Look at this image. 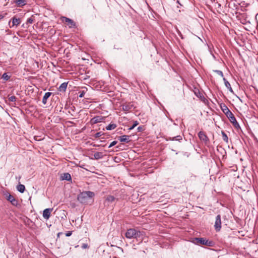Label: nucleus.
<instances>
[{
    "label": "nucleus",
    "instance_id": "obj_18",
    "mask_svg": "<svg viewBox=\"0 0 258 258\" xmlns=\"http://www.w3.org/2000/svg\"><path fill=\"white\" fill-rule=\"evenodd\" d=\"M17 189L19 192L23 193L25 190V187L23 184H20L17 185Z\"/></svg>",
    "mask_w": 258,
    "mask_h": 258
},
{
    "label": "nucleus",
    "instance_id": "obj_32",
    "mask_svg": "<svg viewBox=\"0 0 258 258\" xmlns=\"http://www.w3.org/2000/svg\"><path fill=\"white\" fill-rule=\"evenodd\" d=\"M72 234V231H68L66 234V236H67V237H69V236H70Z\"/></svg>",
    "mask_w": 258,
    "mask_h": 258
},
{
    "label": "nucleus",
    "instance_id": "obj_16",
    "mask_svg": "<svg viewBox=\"0 0 258 258\" xmlns=\"http://www.w3.org/2000/svg\"><path fill=\"white\" fill-rule=\"evenodd\" d=\"M51 94L52 93L51 92H46L45 93L42 99V103L44 104H45L47 103V99L50 97Z\"/></svg>",
    "mask_w": 258,
    "mask_h": 258
},
{
    "label": "nucleus",
    "instance_id": "obj_37",
    "mask_svg": "<svg viewBox=\"0 0 258 258\" xmlns=\"http://www.w3.org/2000/svg\"><path fill=\"white\" fill-rule=\"evenodd\" d=\"M60 234H61V233H58L57 234L58 236H59V235H60Z\"/></svg>",
    "mask_w": 258,
    "mask_h": 258
},
{
    "label": "nucleus",
    "instance_id": "obj_11",
    "mask_svg": "<svg viewBox=\"0 0 258 258\" xmlns=\"http://www.w3.org/2000/svg\"><path fill=\"white\" fill-rule=\"evenodd\" d=\"M103 117L102 116H97L91 119V122L92 124H95L102 121Z\"/></svg>",
    "mask_w": 258,
    "mask_h": 258
},
{
    "label": "nucleus",
    "instance_id": "obj_6",
    "mask_svg": "<svg viewBox=\"0 0 258 258\" xmlns=\"http://www.w3.org/2000/svg\"><path fill=\"white\" fill-rule=\"evenodd\" d=\"M196 240L198 244L205 245H210L211 242L203 238H196Z\"/></svg>",
    "mask_w": 258,
    "mask_h": 258
},
{
    "label": "nucleus",
    "instance_id": "obj_9",
    "mask_svg": "<svg viewBox=\"0 0 258 258\" xmlns=\"http://www.w3.org/2000/svg\"><path fill=\"white\" fill-rule=\"evenodd\" d=\"M52 211V209L50 208L45 209L43 212V217L45 219L48 220L50 216V214Z\"/></svg>",
    "mask_w": 258,
    "mask_h": 258
},
{
    "label": "nucleus",
    "instance_id": "obj_30",
    "mask_svg": "<svg viewBox=\"0 0 258 258\" xmlns=\"http://www.w3.org/2000/svg\"><path fill=\"white\" fill-rule=\"evenodd\" d=\"M103 134H102L101 132H98L95 135V138H99Z\"/></svg>",
    "mask_w": 258,
    "mask_h": 258
},
{
    "label": "nucleus",
    "instance_id": "obj_33",
    "mask_svg": "<svg viewBox=\"0 0 258 258\" xmlns=\"http://www.w3.org/2000/svg\"><path fill=\"white\" fill-rule=\"evenodd\" d=\"M82 247L83 248H87L88 247V244H86V243H84L83 244V245H82Z\"/></svg>",
    "mask_w": 258,
    "mask_h": 258
},
{
    "label": "nucleus",
    "instance_id": "obj_27",
    "mask_svg": "<svg viewBox=\"0 0 258 258\" xmlns=\"http://www.w3.org/2000/svg\"><path fill=\"white\" fill-rule=\"evenodd\" d=\"M34 19L31 17L29 18L27 20V23L29 24H32L34 22Z\"/></svg>",
    "mask_w": 258,
    "mask_h": 258
},
{
    "label": "nucleus",
    "instance_id": "obj_29",
    "mask_svg": "<svg viewBox=\"0 0 258 258\" xmlns=\"http://www.w3.org/2000/svg\"><path fill=\"white\" fill-rule=\"evenodd\" d=\"M86 90H82L80 92V94L79 95V97L80 98H82L84 97L85 93H86Z\"/></svg>",
    "mask_w": 258,
    "mask_h": 258
},
{
    "label": "nucleus",
    "instance_id": "obj_13",
    "mask_svg": "<svg viewBox=\"0 0 258 258\" xmlns=\"http://www.w3.org/2000/svg\"><path fill=\"white\" fill-rule=\"evenodd\" d=\"M118 140L121 142L128 143L130 141V136L127 135H123L118 137Z\"/></svg>",
    "mask_w": 258,
    "mask_h": 258
},
{
    "label": "nucleus",
    "instance_id": "obj_7",
    "mask_svg": "<svg viewBox=\"0 0 258 258\" xmlns=\"http://www.w3.org/2000/svg\"><path fill=\"white\" fill-rule=\"evenodd\" d=\"M198 136L200 139L205 142V143H207L209 142V139L207 136L206 135L205 133L203 131H200L198 134Z\"/></svg>",
    "mask_w": 258,
    "mask_h": 258
},
{
    "label": "nucleus",
    "instance_id": "obj_5",
    "mask_svg": "<svg viewBox=\"0 0 258 258\" xmlns=\"http://www.w3.org/2000/svg\"><path fill=\"white\" fill-rule=\"evenodd\" d=\"M226 116L234 126L236 127L237 125H238L235 117L231 112H230L227 114Z\"/></svg>",
    "mask_w": 258,
    "mask_h": 258
},
{
    "label": "nucleus",
    "instance_id": "obj_28",
    "mask_svg": "<svg viewBox=\"0 0 258 258\" xmlns=\"http://www.w3.org/2000/svg\"><path fill=\"white\" fill-rule=\"evenodd\" d=\"M139 124L138 121H135L134 122L133 125L129 128V130H131L134 128Z\"/></svg>",
    "mask_w": 258,
    "mask_h": 258
},
{
    "label": "nucleus",
    "instance_id": "obj_14",
    "mask_svg": "<svg viewBox=\"0 0 258 258\" xmlns=\"http://www.w3.org/2000/svg\"><path fill=\"white\" fill-rule=\"evenodd\" d=\"M14 3L17 5L18 7H23L25 6L27 2L26 0H15Z\"/></svg>",
    "mask_w": 258,
    "mask_h": 258
},
{
    "label": "nucleus",
    "instance_id": "obj_19",
    "mask_svg": "<svg viewBox=\"0 0 258 258\" xmlns=\"http://www.w3.org/2000/svg\"><path fill=\"white\" fill-rule=\"evenodd\" d=\"M223 80L224 81L225 86L229 90L230 92H233V90L229 82L227 81L225 78H223Z\"/></svg>",
    "mask_w": 258,
    "mask_h": 258
},
{
    "label": "nucleus",
    "instance_id": "obj_10",
    "mask_svg": "<svg viewBox=\"0 0 258 258\" xmlns=\"http://www.w3.org/2000/svg\"><path fill=\"white\" fill-rule=\"evenodd\" d=\"M122 110L125 112L130 111L133 107V105L131 103H125L122 105Z\"/></svg>",
    "mask_w": 258,
    "mask_h": 258
},
{
    "label": "nucleus",
    "instance_id": "obj_36",
    "mask_svg": "<svg viewBox=\"0 0 258 258\" xmlns=\"http://www.w3.org/2000/svg\"><path fill=\"white\" fill-rule=\"evenodd\" d=\"M60 234H61V233H58L57 234L58 236H59V235H60Z\"/></svg>",
    "mask_w": 258,
    "mask_h": 258
},
{
    "label": "nucleus",
    "instance_id": "obj_3",
    "mask_svg": "<svg viewBox=\"0 0 258 258\" xmlns=\"http://www.w3.org/2000/svg\"><path fill=\"white\" fill-rule=\"evenodd\" d=\"M60 19L62 22L66 23L69 28H74L76 27V23L72 19L66 17H61Z\"/></svg>",
    "mask_w": 258,
    "mask_h": 258
},
{
    "label": "nucleus",
    "instance_id": "obj_31",
    "mask_svg": "<svg viewBox=\"0 0 258 258\" xmlns=\"http://www.w3.org/2000/svg\"><path fill=\"white\" fill-rule=\"evenodd\" d=\"M116 144H117V141H113L112 142H111L110 143V144L108 148H111V147H113V146L115 145Z\"/></svg>",
    "mask_w": 258,
    "mask_h": 258
},
{
    "label": "nucleus",
    "instance_id": "obj_17",
    "mask_svg": "<svg viewBox=\"0 0 258 258\" xmlns=\"http://www.w3.org/2000/svg\"><path fill=\"white\" fill-rule=\"evenodd\" d=\"M20 22L21 21L19 18H17L15 17H13L12 19L13 26L19 25L20 23Z\"/></svg>",
    "mask_w": 258,
    "mask_h": 258
},
{
    "label": "nucleus",
    "instance_id": "obj_23",
    "mask_svg": "<svg viewBox=\"0 0 258 258\" xmlns=\"http://www.w3.org/2000/svg\"><path fill=\"white\" fill-rule=\"evenodd\" d=\"M222 135V139L224 142H225L226 143L228 142V138L227 135L225 134V133L223 131L221 133Z\"/></svg>",
    "mask_w": 258,
    "mask_h": 258
},
{
    "label": "nucleus",
    "instance_id": "obj_35",
    "mask_svg": "<svg viewBox=\"0 0 258 258\" xmlns=\"http://www.w3.org/2000/svg\"><path fill=\"white\" fill-rule=\"evenodd\" d=\"M177 138H179V139H177V140H179L181 139V137L180 136H177Z\"/></svg>",
    "mask_w": 258,
    "mask_h": 258
},
{
    "label": "nucleus",
    "instance_id": "obj_26",
    "mask_svg": "<svg viewBox=\"0 0 258 258\" xmlns=\"http://www.w3.org/2000/svg\"><path fill=\"white\" fill-rule=\"evenodd\" d=\"M8 99L11 102H15L16 101V97L15 96H9Z\"/></svg>",
    "mask_w": 258,
    "mask_h": 258
},
{
    "label": "nucleus",
    "instance_id": "obj_4",
    "mask_svg": "<svg viewBox=\"0 0 258 258\" xmlns=\"http://www.w3.org/2000/svg\"><path fill=\"white\" fill-rule=\"evenodd\" d=\"M214 227L216 231H219L221 228V216L218 215L216 217Z\"/></svg>",
    "mask_w": 258,
    "mask_h": 258
},
{
    "label": "nucleus",
    "instance_id": "obj_21",
    "mask_svg": "<svg viewBox=\"0 0 258 258\" xmlns=\"http://www.w3.org/2000/svg\"><path fill=\"white\" fill-rule=\"evenodd\" d=\"M94 157L96 160L100 159L103 157L102 153L101 152H96L94 154Z\"/></svg>",
    "mask_w": 258,
    "mask_h": 258
},
{
    "label": "nucleus",
    "instance_id": "obj_25",
    "mask_svg": "<svg viewBox=\"0 0 258 258\" xmlns=\"http://www.w3.org/2000/svg\"><path fill=\"white\" fill-rule=\"evenodd\" d=\"M2 78L5 80L6 81H8L10 79V76H9L7 73H4L2 76Z\"/></svg>",
    "mask_w": 258,
    "mask_h": 258
},
{
    "label": "nucleus",
    "instance_id": "obj_22",
    "mask_svg": "<svg viewBox=\"0 0 258 258\" xmlns=\"http://www.w3.org/2000/svg\"><path fill=\"white\" fill-rule=\"evenodd\" d=\"M116 127V125L115 124H114V123L109 124L108 125H107L106 127V129L107 130H114Z\"/></svg>",
    "mask_w": 258,
    "mask_h": 258
},
{
    "label": "nucleus",
    "instance_id": "obj_12",
    "mask_svg": "<svg viewBox=\"0 0 258 258\" xmlns=\"http://www.w3.org/2000/svg\"><path fill=\"white\" fill-rule=\"evenodd\" d=\"M60 179L62 180H66L67 181H71L72 180L71 176L69 173H64L62 174Z\"/></svg>",
    "mask_w": 258,
    "mask_h": 258
},
{
    "label": "nucleus",
    "instance_id": "obj_1",
    "mask_svg": "<svg viewBox=\"0 0 258 258\" xmlns=\"http://www.w3.org/2000/svg\"><path fill=\"white\" fill-rule=\"evenodd\" d=\"M145 235V234L144 231L131 228L126 231L125 236L128 239L136 238L138 241H142Z\"/></svg>",
    "mask_w": 258,
    "mask_h": 258
},
{
    "label": "nucleus",
    "instance_id": "obj_2",
    "mask_svg": "<svg viewBox=\"0 0 258 258\" xmlns=\"http://www.w3.org/2000/svg\"><path fill=\"white\" fill-rule=\"evenodd\" d=\"M94 195V193L92 191H83L78 196V199L81 203L85 204L87 203L88 199L93 198Z\"/></svg>",
    "mask_w": 258,
    "mask_h": 258
},
{
    "label": "nucleus",
    "instance_id": "obj_8",
    "mask_svg": "<svg viewBox=\"0 0 258 258\" xmlns=\"http://www.w3.org/2000/svg\"><path fill=\"white\" fill-rule=\"evenodd\" d=\"M115 199H116L113 196H107L105 197L104 205H106V204L107 206H109V204L113 203L115 200Z\"/></svg>",
    "mask_w": 258,
    "mask_h": 258
},
{
    "label": "nucleus",
    "instance_id": "obj_15",
    "mask_svg": "<svg viewBox=\"0 0 258 258\" xmlns=\"http://www.w3.org/2000/svg\"><path fill=\"white\" fill-rule=\"evenodd\" d=\"M7 200L13 205H17V201L15 200V198L13 196L9 195L7 197Z\"/></svg>",
    "mask_w": 258,
    "mask_h": 258
},
{
    "label": "nucleus",
    "instance_id": "obj_20",
    "mask_svg": "<svg viewBox=\"0 0 258 258\" xmlns=\"http://www.w3.org/2000/svg\"><path fill=\"white\" fill-rule=\"evenodd\" d=\"M67 87V83H63L59 87L58 90L59 91H65Z\"/></svg>",
    "mask_w": 258,
    "mask_h": 258
},
{
    "label": "nucleus",
    "instance_id": "obj_34",
    "mask_svg": "<svg viewBox=\"0 0 258 258\" xmlns=\"http://www.w3.org/2000/svg\"><path fill=\"white\" fill-rule=\"evenodd\" d=\"M143 129V127L142 126H139L138 127V130L139 132L142 131Z\"/></svg>",
    "mask_w": 258,
    "mask_h": 258
},
{
    "label": "nucleus",
    "instance_id": "obj_24",
    "mask_svg": "<svg viewBox=\"0 0 258 258\" xmlns=\"http://www.w3.org/2000/svg\"><path fill=\"white\" fill-rule=\"evenodd\" d=\"M222 111L226 115L229 112H231L230 110L228 109V108L225 106L224 105L223 107L222 108Z\"/></svg>",
    "mask_w": 258,
    "mask_h": 258
}]
</instances>
